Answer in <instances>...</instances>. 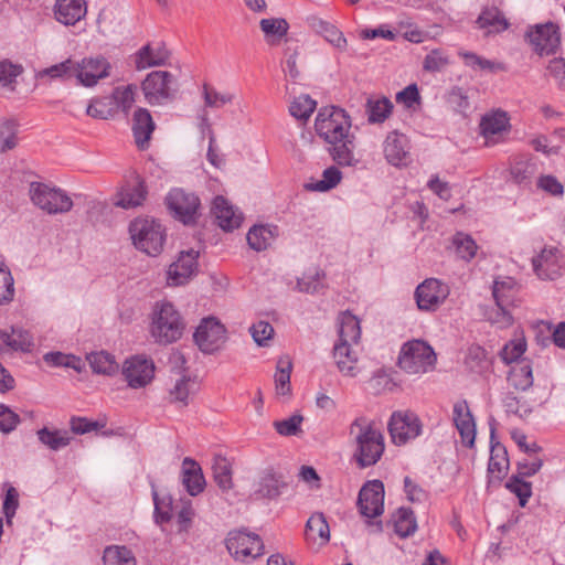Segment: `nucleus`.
I'll return each mask as SVG.
<instances>
[{
	"mask_svg": "<svg viewBox=\"0 0 565 565\" xmlns=\"http://www.w3.org/2000/svg\"><path fill=\"white\" fill-rule=\"evenodd\" d=\"M355 449L353 458L360 468L374 466L384 452V437L374 424L365 417H359L350 426Z\"/></svg>",
	"mask_w": 565,
	"mask_h": 565,
	"instance_id": "1",
	"label": "nucleus"
},
{
	"mask_svg": "<svg viewBox=\"0 0 565 565\" xmlns=\"http://www.w3.org/2000/svg\"><path fill=\"white\" fill-rule=\"evenodd\" d=\"M185 321L179 310L169 301L157 302L151 312L149 333L154 343L168 345L179 341L184 332Z\"/></svg>",
	"mask_w": 565,
	"mask_h": 565,
	"instance_id": "2",
	"label": "nucleus"
},
{
	"mask_svg": "<svg viewBox=\"0 0 565 565\" xmlns=\"http://www.w3.org/2000/svg\"><path fill=\"white\" fill-rule=\"evenodd\" d=\"M129 233L137 249L149 256L159 255L166 242L162 224L153 218L138 217L129 225Z\"/></svg>",
	"mask_w": 565,
	"mask_h": 565,
	"instance_id": "3",
	"label": "nucleus"
},
{
	"mask_svg": "<svg viewBox=\"0 0 565 565\" xmlns=\"http://www.w3.org/2000/svg\"><path fill=\"white\" fill-rule=\"evenodd\" d=\"M437 361L434 349L423 340H412L403 344L398 364L408 374H423L435 369Z\"/></svg>",
	"mask_w": 565,
	"mask_h": 565,
	"instance_id": "4",
	"label": "nucleus"
},
{
	"mask_svg": "<svg viewBox=\"0 0 565 565\" xmlns=\"http://www.w3.org/2000/svg\"><path fill=\"white\" fill-rule=\"evenodd\" d=\"M315 128L326 142H335L351 135V120L343 109L335 106L324 107L317 115Z\"/></svg>",
	"mask_w": 565,
	"mask_h": 565,
	"instance_id": "5",
	"label": "nucleus"
},
{
	"mask_svg": "<svg viewBox=\"0 0 565 565\" xmlns=\"http://www.w3.org/2000/svg\"><path fill=\"white\" fill-rule=\"evenodd\" d=\"M29 195L32 203L47 214H63L73 207V201L64 190L43 182H31Z\"/></svg>",
	"mask_w": 565,
	"mask_h": 565,
	"instance_id": "6",
	"label": "nucleus"
},
{
	"mask_svg": "<svg viewBox=\"0 0 565 565\" xmlns=\"http://www.w3.org/2000/svg\"><path fill=\"white\" fill-rule=\"evenodd\" d=\"M226 548L235 559L242 562L255 559L264 553L260 537L255 533H248L243 530L228 533Z\"/></svg>",
	"mask_w": 565,
	"mask_h": 565,
	"instance_id": "7",
	"label": "nucleus"
},
{
	"mask_svg": "<svg viewBox=\"0 0 565 565\" xmlns=\"http://www.w3.org/2000/svg\"><path fill=\"white\" fill-rule=\"evenodd\" d=\"M166 204L173 217L183 224L195 222L200 200L193 193H188L182 189H172L166 196Z\"/></svg>",
	"mask_w": 565,
	"mask_h": 565,
	"instance_id": "8",
	"label": "nucleus"
},
{
	"mask_svg": "<svg viewBox=\"0 0 565 565\" xmlns=\"http://www.w3.org/2000/svg\"><path fill=\"white\" fill-rule=\"evenodd\" d=\"M193 338L202 352L213 353L225 343L226 329L216 318H204L198 326Z\"/></svg>",
	"mask_w": 565,
	"mask_h": 565,
	"instance_id": "9",
	"label": "nucleus"
},
{
	"mask_svg": "<svg viewBox=\"0 0 565 565\" xmlns=\"http://www.w3.org/2000/svg\"><path fill=\"white\" fill-rule=\"evenodd\" d=\"M388 431L392 441L401 446L420 435L422 424L414 413L395 412L388 422Z\"/></svg>",
	"mask_w": 565,
	"mask_h": 565,
	"instance_id": "10",
	"label": "nucleus"
},
{
	"mask_svg": "<svg viewBox=\"0 0 565 565\" xmlns=\"http://www.w3.org/2000/svg\"><path fill=\"white\" fill-rule=\"evenodd\" d=\"M449 296V287L436 278L424 280L415 290L419 310L435 311Z\"/></svg>",
	"mask_w": 565,
	"mask_h": 565,
	"instance_id": "11",
	"label": "nucleus"
},
{
	"mask_svg": "<svg viewBox=\"0 0 565 565\" xmlns=\"http://www.w3.org/2000/svg\"><path fill=\"white\" fill-rule=\"evenodd\" d=\"M173 76L166 71H154L147 75L141 88L146 99L151 105H160L172 97Z\"/></svg>",
	"mask_w": 565,
	"mask_h": 565,
	"instance_id": "12",
	"label": "nucleus"
},
{
	"mask_svg": "<svg viewBox=\"0 0 565 565\" xmlns=\"http://www.w3.org/2000/svg\"><path fill=\"white\" fill-rule=\"evenodd\" d=\"M154 363L151 359L135 355L127 359L121 373L131 388L147 386L154 376Z\"/></svg>",
	"mask_w": 565,
	"mask_h": 565,
	"instance_id": "13",
	"label": "nucleus"
},
{
	"mask_svg": "<svg viewBox=\"0 0 565 565\" xmlns=\"http://www.w3.org/2000/svg\"><path fill=\"white\" fill-rule=\"evenodd\" d=\"M360 513L373 519L384 511V484L380 480L367 481L360 490L358 498Z\"/></svg>",
	"mask_w": 565,
	"mask_h": 565,
	"instance_id": "14",
	"label": "nucleus"
},
{
	"mask_svg": "<svg viewBox=\"0 0 565 565\" xmlns=\"http://www.w3.org/2000/svg\"><path fill=\"white\" fill-rule=\"evenodd\" d=\"M526 38L540 55L554 53L561 43L559 29L553 22L536 25Z\"/></svg>",
	"mask_w": 565,
	"mask_h": 565,
	"instance_id": "15",
	"label": "nucleus"
},
{
	"mask_svg": "<svg viewBox=\"0 0 565 565\" xmlns=\"http://www.w3.org/2000/svg\"><path fill=\"white\" fill-rule=\"evenodd\" d=\"M533 270L540 279L554 280L563 269L562 253L556 247H544L532 259Z\"/></svg>",
	"mask_w": 565,
	"mask_h": 565,
	"instance_id": "16",
	"label": "nucleus"
},
{
	"mask_svg": "<svg viewBox=\"0 0 565 565\" xmlns=\"http://www.w3.org/2000/svg\"><path fill=\"white\" fill-rule=\"evenodd\" d=\"M199 253L194 249L183 250L179 258L172 263L168 270V284L170 286H181L189 281L198 267Z\"/></svg>",
	"mask_w": 565,
	"mask_h": 565,
	"instance_id": "17",
	"label": "nucleus"
},
{
	"mask_svg": "<svg viewBox=\"0 0 565 565\" xmlns=\"http://www.w3.org/2000/svg\"><path fill=\"white\" fill-rule=\"evenodd\" d=\"M109 63L103 57L85 58L75 63V77L84 86H94L98 79L109 75Z\"/></svg>",
	"mask_w": 565,
	"mask_h": 565,
	"instance_id": "18",
	"label": "nucleus"
},
{
	"mask_svg": "<svg viewBox=\"0 0 565 565\" xmlns=\"http://www.w3.org/2000/svg\"><path fill=\"white\" fill-rule=\"evenodd\" d=\"M454 423L461 437V443L469 448L475 446L476 423L466 401L454 405Z\"/></svg>",
	"mask_w": 565,
	"mask_h": 565,
	"instance_id": "19",
	"label": "nucleus"
},
{
	"mask_svg": "<svg viewBox=\"0 0 565 565\" xmlns=\"http://www.w3.org/2000/svg\"><path fill=\"white\" fill-rule=\"evenodd\" d=\"M212 214L217 221V225L226 232L239 227L243 221V214L221 195L213 200Z\"/></svg>",
	"mask_w": 565,
	"mask_h": 565,
	"instance_id": "20",
	"label": "nucleus"
},
{
	"mask_svg": "<svg viewBox=\"0 0 565 565\" xmlns=\"http://www.w3.org/2000/svg\"><path fill=\"white\" fill-rule=\"evenodd\" d=\"M87 13L85 0H56L54 6L55 19L65 25H74Z\"/></svg>",
	"mask_w": 565,
	"mask_h": 565,
	"instance_id": "21",
	"label": "nucleus"
},
{
	"mask_svg": "<svg viewBox=\"0 0 565 565\" xmlns=\"http://www.w3.org/2000/svg\"><path fill=\"white\" fill-rule=\"evenodd\" d=\"M279 235L277 225L255 224L246 235L248 246L255 252H263L269 248Z\"/></svg>",
	"mask_w": 565,
	"mask_h": 565,
	"instance_id": "22",
	"label": "nucleus"
},
{
	"mask_svg": "<svg viewBox=\"0 0 565 565\" xmlns=\"http://www.w3.org/2000/svg\"><path fill=\"white\" fill-rule=\"evenodd\" d=\"M156 128L150 111L146 108H137L132 115L131 130L137 146L143 149L148 146Z\"/></svg>",
	"mask_w": 565,
	"mask_h": 565,
	"instance_id": "23",
	"label": "nucleus"
},
{
	"mask_svg": "<svg viewBox=\"0 0 565 565\" xmlns=\"http://www.w3.org/2000/svg\"><path fill=\"white\" fill-rule=\"evenodd\" d=\"M359 344L335 343L333 348V358L341 373L348 376H354L358 370Z\"/></svg>",
	"mask_w": 565,
	"mask_h": 565,
	"instance_id": "24",
	"label": "nucleus"
},
{
	"mask_svg": "<svg viewBox=\"0 0 565 565\" xmlns=\"http://www.w3.org/2000/svg\"><path fill=\"white\" fill-rule=\"evenodd\" d=\"M383 151L388 163L396 167L405 164L408 154L406 137L396 131L390 132L384 141Z\"/></svg>",
	"mask_w": 565,
	"mask_h": 565,
	"instance_id": "25",
	"label": "nucleus"
},
{
	"mask_svg": "<svg viewBox=\"0 0 565 565\" xmlns=\"http://www.w3.org/2000/svg\"><path fill=\"white\" fill-rule=\"evenodd\" d=\"M182 483L192 497L204 490L205 480L201 467L189 457L184 458L182 462Z\"/></svg>",
	"mask_w": 565,
	"mask_h": 565,
	"instance_id": "26",
	"label": "nucleus"
},
{
	"mask_svg": "<svg viewBox=\"0 0 565 565\" xmlns=\"http://www.w3.org/2000/svg\"><path fill=\"white\" fill-rule=\"evenodd\" d=\"M169 58V51L162 42L154 47L151 44L143 45L136 55L137 70L163 65Z\"/></svg>",
	"mask_w": 565,
	"mask_h": 565,
	"instance_id": "27",
	"label": "nucleus"
},
{
	"mask_svg": "<svg viewBox=\"0 0 565 565\" xmlns=\"http://www.w3.org/2000/svg\"><path fill=\"white\" fill-rule=\"evenodd\" d=\"M331 146L329 149L330 156L333 161L342 167H354L359 160L354 156V135H349L343 140L329 142Z\"/></svg>",
	"mask_w": 565,
	"mask_h": 565,
	"instance_id": "28",
	"label": "nucleus"
},
{
	"mask_svg": "<svg viewBox=\"0 0 565 565\" xmlns=\"http://www.w3.org/2000/svg\"><path fill=\"white\" fill-rule=\"evenodd\" d=\"M519 287L511 277H502L494 280L492 295L495 306H515Z\"/></svg>",
	"mask_w": 565,
	"mask_h": 565,
	"instance_id": "29",
	"label": "nucleus"
},
{
	"mask_svg": "<svg viewBox=\"0 0 565 565\" xmlns=\"http://www.w3.org/2000/svg\"><path fill=\"white\" fill-rule=\"evenodd\" d=\"M476 23L480 29L487 30L488 35L503 32L510 25L502 12L495 7H486Z\"/></svg>",
	"mask_w": 565,
	"mask_h": 565,
	"instance_id": "30",
	"label": "nucleus"
},
{
	"mask_svg": "<svg viewBox=\"0 0 565 565\" xmlns=\"http://www.w3.org/2000/svg\"><path fill=\"white\" fill-rule=\"evenodd\" d=\"M339 341L337 343L359 344L361 327L359 319L349 311L342 312L338 319Z\"/></svg>",
	"mask_w": 565,
	"mask_h": 565,
	"instance_id": "31",
	"label": "nucleus"
},
{
	"mask_svg": "<svg viewBox=\"0 0 565 565\" xmlns=\"http://www.w3.org/2000/svg\"><path fill=\"white\" fill-rule=\"evenodd\" d=\"M310 26L338 50L343 51L345 49L347 39L344 38L343 33L332 23L320 18H311Z\"/></svg>",
	"mask_w": 565,
	"mask_h": 565,
	"instance_id": "32",
	"label": "nucleus"
},
{
	"mask_svg": "<svg viewBox=\"0 0 565 565\" xmlns=\"http://www.w3.org/2000/svg\"><path fill=\"white\" fill-rule=\"evenodd\" d=\"M307 541L316 542L320 540V544H326L330 540V529L323 513H313L306 524Z\"/></svg>",
	"mask_w": 565,
	"mask_h": 565,
	"instance_id": "33",
	"label": "nucleus"
},
{
	"mask_svg": "<svg viewBox=\"0 0 565 565\" xmlns=\"http://www.w3.org/2000/svg\"><path fill=\"white\" fill-rule=\"evenodd\" d=\"M284 487H286V482L281 476L273 470H266L259 479L255 493L262 498L273 499L281 493Z\"/></svg>",
	"mask_w": 565,
	"mask_h": 565,
	"instance_id": "34",
	"label": "nucleus"
},
{
	"mask_svg": "<svg viewBox=\"0 0 565 565\" xmlns=\"http://www.w3.org/2000/svg\"><path fill=\"white\" fill-rule=\"evenodd\" d=\"M92 370L96 374L114 375L118 372L119 365L114 355L105 352H92L86 356Z\"/></svg>",
	"mask_w": 565,
	"mask_h": 565,
	"instance_id": "35",
	"label": "nucleus"
},
{
	"mask_svg": "<svg viewBox=\"0 0 565 565\" xmlns=\"http://www.w3.org/2000/svg\"><path fill=\"white\" fill-rule=\"evenodd\" d=\"M147 190L143 181L138 180L136 184L128 185L119 193L116 205L124 209H131L142 204L146 200Z\"/></svg>",
	"mask_w": 565,
	"mask_h": 565,
	"instance_id": "36",
	"label": "nucleus"
},
{
	"mask_svg": "<svg viewBox=\"0 0 565 565\" xmlns=\"http://www.w3.org/2000/svg\"><path fill=\"white\" fill-rule=\"evenodd\" d=\"M342 180L341 171L331 166L323 170L322 179L310 181L305 184V189L311 192H327L334 189Z\"/></svg>",
	"mask_w": 565,
	"mask_h": 565,
	"instance_id": "37",
	"label": "nucleus"
},
{
	"mask_svg": "<svg viewBox=\"0 0 565 565\" xmlns=\"http://www.w3.org/2000/svg\"><path fill=\"white\" fill-rule=\"evenodd\" d=\"M105 565H137L136 557L130 548L124 545H110L104 551Z\"/></svg>",
	"mask_w": 565,
	"mask_h": 565,
	"instance_id": "38",
	"label": "nucleus"
},
{
	"mask_svg": "<svg viewBox=\"0 0 565 565\" xmlns=\"http://www.w3.org/2000/svg\"><path fill=\"white\" fill-rule=\"evenodd\" d=\"M394 530L401 537H407L417 530L414 512L408 508H399L393 515Z\"/></svg>",
	"mask_w": 565,
	"mask_h": 565,
	"instance_id": "39",
	"label": "nucleus"
},
{
	"mask_svg": "<svg viewBox=\"0 0 565 565\" xmlns=\"http://www.w3.org/2000/svg\"><path fill=\"white\" fill-rule=\"evenodd\" d=\"M465 365L470 372L476 374L487 371L490 366V361L487 358L486 350L477 344L470 345L465 356Z\"/></svg>",
	"mask_w": 565,
	"mask_h": 565,
	"instance_id": "40",
	"label": "nucleus"
},
{
	"mask_svg": "<svg viewBox=\"0 0 565 565\" xmlns=\"http://www.w3.org/2000/svg\"><path fill=\"white\" fill-rule=\"evenodd\" d=\"M39 440L51 450H58L66 447L71 441V436L66 430H50L43 427L36 433Z\"/></svg>",
	"mask_w": 565,
	"mask_h": 565,
	"instance_id": "41",
	"label": "nucleus"
},
{
	"mask_svg": "<svg viewBox=\"0 0 565 565\" xmlns=\"http://www.w3.org/2000/svg\"><path fill=\"white\" fill-rule=\"evenodd\" d=\"M43 359L49 365L72 369L77 373H81L85 367V361L74 354L49 352L43 356Z\"/></svg>",
	"mask_w": 565,
	"mask_h": 565,
	"instance_id": "42",
	"label": "nucleus"
},
{
	"mask_svg": "<svg viewBox=\"0 0 565 565\" xmlns=\"http://www.w3.org/2000/svg\"><path fill=\"white\" fill-rule=\"evenodd\" d=\"M393 104L386 97L369 98L366 103V113L370 122H383L392 113Z\"/></svg>",
	"mask_w": 565,
	"mask_h": 565,
	"instance_id": "43",
	"label": "nucleus"
},
{
	"mask_svg": "<svg viewBox=\"0 0 565 565\" xmlns=\"http://www.w3.org/2000/svg\"><path fill=\"white\" fill-rule=\"evenodd\" d=\"M508 117L503 111H497L492 115L482 118L480 128L482 135L489 139L495 135L501 134L508 127Z\"/></svg>",
	"mask_w": 565,
	"mask_h": 565,
	"instance_id": "44",
	"label": "nucleus"
},
{
	"mask_svg": "<svg viewBox=\"0 0 565 565\" xmlns=\"http://www.w3.org/2000/svg\"><path fill=\"white\" fill-rule=\"evenodd\" d=\"M509 381L515 388H530L533 385L530 363L527 361L518 362L509 373Z\"/></svg>",
	"mask_w": 565,
	"mask_h": 565,
	"instance_id": "45",
	"label": "nucleus"
},
{
	"mask_svg": "<svg viewBox=\"0 0 565 565\" xmlns=\"http://www.w3.org/2000/svg\"><path fill=\"white\" fill-rule=\"evenodd\" d=\"M452 245L455 247L456 255L465 262H470L477 254L478 245L468 234L461 232L455 234L452 237Z\"/></svg>",
	"mask_w": 565,
	"mask_h": 565,
	"instance_id": "46",
	"label": "nucleus"
},
{
	"mask_svg": "<svg viewBox=\"0 0 565 565\" xmlns=\"http://www.w3.org/2000/svg\"><path fill=\"white\" fill-rule=\"evenodd\" d=\"M509 467V458L507 449L500 441L491 445V456L489 459L488 470L490 473L503 476Z\"/></svg>",
	"mask_w": 565,
	"mask_h": 565,
	"instance_id": "47",
	"label": "nucleus"
},
{
	"mask_svg": "<svg viewBox=\"0 0 565 565\" xmlns=\"http://www.w3.org/2000/svg\"><path fill=\"white\" fill-rule=\"evenodd\" d=\"M526 350L525 338L520 334L504 344L500 351L502 361L507 364L519 361Z\"/></svg>",
	"mask_w": 565,
	"mask_h": 565,
	"instance_id": "48",
	"label": "nucleus"
},
{
	"mask_svg": "<svg viewBox=\"0 0 565 565\" xmlns=\"http://www.w3.org/2000/svg\"><path fill=\"white\" fill-rule=\"evenodd\" d=\"M324 273L315 269L312 273H306L297 280L299 291L307 294H317L324 288Z\"/></svg>",
	"mask_w": 565,
	"mask_h": 565,
	"instance_id": "49",
	"label": "nucleus"
},
{
	"mask_svg": "<svg viewBox=\"0 0 565 565\" xmlns=\"http://www.w3.org/2000/svg\"><path fill=\"white\" fill-rule=\"evenodd\" d=\"M136 87L128 85L125 87H116L110 96L115 110L119 108L127 115L135 103Z\"/></svg>",
	"mask_w": 565,
	"mask_h": 565,
	"instance_id": "50",
	"label": "nucleus"
},
{
	"mask_svg": "<svg viewBox=\"0 0 565 565\" xmlns=\"http://www.w3.org/2000/svg\"><path fill=\"white\" fill-rule=\"evenodd\" d=\"M534 172L535 166L529 159L515 160L510 169L511 178L518 184L530 183V180L533 177Z\"/></svg>",
	"mask_w": 565,
	"mask_h": 565,
	"instance_id": "51",
	"label": "nucleus"
},
{
	"mask_svg": "<svg viewBox=\"0 0 565 565\" xmlns=\"http://www.w3.org/2000/svg\"><path fill=\"white\" fill-rule=\"evenodd\" d=\"M14 298V279L9 267L0 262V305H7Z\"/></svg>",
	"mask_w": 565,
	"mask_h": 565,
	"instance_id": "52",
	"label": "nucleus"
},
{
	"mask_svg": "<svg viewBox=\"0 0 565 565\" xmlns=\"http://www.w3.org/2000/svg\"><path fill=\"white\" fill-rule=\"evenodd\" d=\"M316 102L309 95H300L289 106L290 115L297 119L307 120L316 109Z\"/></svg>",
	"mask_w": 565,
	"mask_h": 565,
	"instance_id": "53",
	"label": "nucleus"
},
{
	"mask_svg": "<svg viewBox=\"0 0 565 565\" xmlns=\"http://www.w3.org/2000/svg\"><path fill=\"white\" fill-rule=\"evenodd\" d=\"M87 115L97 119H109L116 115L113 99L104 97L93 100L86 110Z\"/></svg>",
	"mask_w": 565,
	"mask_h": 565,
	"instance_id": "54",
	"label": "nucleus"
},
{
	"mask_svg": "<svg viewBox=\"0 0 565 565\" xmlns=\"http://www.w3.org/2000/svg\"><path fill=\"white\" fill-rule=\"evenodd\" d=\"M212 468L217 486L223 490L230 489L232 487V472L227 460L223 457H215Z\"/></svg>",
	"mask_w": 565,
	"mask_h": 565,
	"instance_id": "55",
	"label": "nucleus"
},
{
	"mask_svg": "<svg viewBox=\"0 0 565 565\" xmlns=\"http://www.w3.org/2000/svg\"><path fill=\"white\" fill-rule=\"evenodd\" d=\"M520 477L519 475L512 476L505 487L519 498L520 505L525 507L532 495V486Z\"/></svg>",
	"mask_w": 565,
	"mask_h": 565,
	"instance_id": "56",
	"label": "nucleus"
},
{
	"mask_svg": "<svg viewBox=\"0 0 565 565\" xmlns=\"http://www.w3.org/2000/svg\"><path fill=\"white\" fill-rule=\"evenodd\" d=\"M17 124L13 120H6L0 124V151L6 152L13 149L17 141Z\"/></svg>",
	"mask_w": 565,
	"mask_h": 565,
	"instance_id": "57",
	"label": "nucleus"
},
{
	"mask_svg": "<svg viewBox=\"0 0 565 565\" xmlns=\"http://www.w3.org/2000/svg\"><path fill=\"white\" fill-rule=\"evenodd\" d=\"M260 29L266 36L284 38L289 29V24L285 19H263L260 20Z\"/></svg>",
	"mask_w": 565,
	"mask_h": 565,
	"instance_id": "58",
	"label": "nucleus"
},
{
	"mask_svg": "<svg viewBox=\"0 0 565 565\" xmlns=\"http://www.w3.org/2000/svg\"><path fill=\"white\" fill-rule=\"evenodd\" d=\"M504 407L507 413L516 415L521 418L529 416L532 412V405L520 397L508 394L504 399Z\"/></svg>",
	"mask_w": 565,
	"mask_h": 565,
	"instance_id": "59",
	"label": "nucleus"
},
{
	"mask_svg": "<svg viewBox=\"0 0 565 565\" xmlns=\"http://www.w3.org/2000/svg\"><path fill=\"white\" fill-rule=\"evenodd\" d=\"M203 98L206 107L220 108L225 104L232 103L234 96L231 94H221L215 88L204 84Z\"/></svg>",
	"mask_w": 565,
	"mask_h": 565,
	"instance_id": "60",
	"label": "nucleus"
},
{
	"mask_svg": "<svg viewBox=\"0 0 565 565\" xmlns=\"http://www.w3.org/2000/svg\"><path fill=\"white\" fill-rule=\"evenodd\" d=\"M449 63V57L441 50H433L425 56L423 67L428 72H440Z\"/></svg>",
	"mask_w": 565,
	"mask_h": 565,
	"instance_id": "61",
	"label": "nucleus"
},
{
	"mask_svg": "<svg viewBox=\"0 0 565 565\" xmlns=\"http://www.w3.org/2000/svg\"><path fill=\"white\" fill-rule=\"evenodd\" d=\"M250 334L254 339V341L259 347H266L268 345V342L271 340L274 335V328L273 326L267 321H258L254 323L250 329Z\"/></svg>",
	"mask_w": 565,
	"mask_h": 565,
	"instance_id": "62",
	"label": "nucleus"
},
{
	"mask_svg": "<svg viewBox=\"0 0 565 565\" xmlns=\"http://www.w3.org/2000/svg\"><path fill=\"white\" fill-rule=\"evenodd\" d=\"M32 347V337L28 331L20 328H12L10 333V350L26 352L30 351Z\"/></svg>",
	"mask_w": 565,
	"mask_h": 565,
	"instance_id": "63",
	"label": "nucleus"
},
{
	"mask_svg": "<svg viewBox=\"0 0 565 565\" xmlns=\"http://www.w3.org/2000/svg\"><path fill=\"white\" fill-rule=\"evenodd\" d=\"M301 423L302 416L296 414L286 419L275 422L274 426L277 433L282 436H295L300 431Z\"/></svg>",
	"mask_w": 565,
	"mask_h": 565,
	"instance_id": "64",
	"label": "nucleus"
}]
</instances>
